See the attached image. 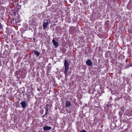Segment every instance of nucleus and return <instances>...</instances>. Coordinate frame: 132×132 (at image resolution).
<instances>
[{"label":"nucleus","instance_id":"1","mask_svg":"<svg viewBox=\"0 0 132 132\" xmlns=\"http://www.w3.org/2000/svg\"><path fill=\"white\" fill-rule=\"evenodd\" d=\"M64 65L65 69L64 72L65 74V77L67 78L69 65V64L67 60L65 59L64 60Z\"/></svg>","mask_w":132,"mask_h":132},{"label":"nucleus","instance_id":"2","mask_svg":"<svg viewBox=\"0 0 132 132\" xmlns=\"http://www.w3.org/2000/svg\"><path fill=\"white\" fill-rule=\"evenodd\" d=\"M49 105L48 104H47L45 107V113L46 114H47L48 113V112L49 108Z\"/></svg>","mask_w":132,"mask_h":132},{"label":"nucleus","instance_id":"3","mask_svg":"<svg viewBox=\"0 0 132 132\" xmlns=\"http://www.w3.org/2000/svg\"><path fill=\"white\" fill-rule=\"evenodd\" d=\"M20 104L21 105L22 108H24L26 106V103L25 101H22L20 103Z\"/></svg>","mask_w":132,"mask_h":132},{"label":"nucleus","instance_id":"4","mask_svg":"<svg viewBox=\"0 0 132 132\" xmlns=\"http://www.w3.org/2000/svg\"><path fill=\"white\" fill-rule=\"evenodd\" d=\"M86 63L87 65L89 66H91L92 64L93 63L90 59H88L86 61Z\"/></svg>","mask_w":132,"mask_h":132},{"label":"nucleus","instance_id":"5","mask_svg":"<svg viewBox=\"0 0 132 132\" xmlns=\"http://www.w3.org/2000/svg\"><path fill=\"white\" fill-rule=\"evenodd\" d=\"M49 24V23L48 21H47L45 22H44L43 23V26L44 29H46L48 25Z\"/></svg>","mask_w":132,"mask_h":132},{"label":"nucleus","instance_id":"6","mask_svg":"<svg viewBox=\"0 0 132 132\" xmlns=\"http://www.w3.org/2000/svg\"><path fill=\"white\" fill-rule=\"evenodd\" d=\"M52 42L54 45L55 46V47H57L58 45V42L55 41L54 39L52 40Z\"/></svg>","mask_w":132,"mask_h":132},{"label":"nucleus","instance_id":"7","mask_svg":"<svg viewBox=\"0 0 132 132\" xmlns=\"http://www.w3.org/2000/svg\"><path fill=\"white\" fill-rule=\"evenodd\" d=\"M128 7L130 8H132V0H130L128 4Z\"/></svg>","mask_w":132,"mask_h":132},{"label":"nucleus","instance_id":"8","mask_svg":"<svg viewBox=\"0 0 132 132\" xmlns=\"http://www.w3.org/2000/svg\"><path fill=\"white\" fill-rule=\"evenodd\" d=\"M52 127H51L46 126L43 128V129L45 130H48L51 129Z\"/></svg>","mask_w":132,"mask_h":132},{"label":"nucleus","instance_id":"9","mask_svg":"<svg viewBox=\"0 0 132 132\" xmlns=\"http://www.w3.org/2000/svg\"><path fill=\"white\" fill-rule=\"evenodd\" d=\"M33 52L34 53L35 55H36L37 56H39L40 55V53L38 51L36 50H33Z\"/></svg>","mask_w":132,"mask_h":132},{"label":"nucleus","instance_id":"10","mask_svg":"<svg viewBox=\"0 0 132 132\" xmlns=\"http://www.w3.org/2000/svg\"><path fill=\"white\" fill-rule=\"evenodd\" d=\"M71 105V103L69 101L67 102L66 104V106L67 107L70 106Z\"/></svg>","mask_w":132,"mask_h":132},{"label":"nucleus","instance_id":"11","mask_svg":"<svg viewBox=\"0 0 132 132\" xmlns=\"http://www.w3.org/2000/svg\"><path fill=\"white\" fill-rule=\"evenodd\" d=\"M79 132H87V131L85 130H83L82 131H81Z\"/></svg>","mask_w":132,"mask_h":132},{"label":"nucleus","instance_id":"12","mask_svg":"<svg viewBox=\"0 0 132 132\" xmlns=\"http://www.w3.org/2000/svg\"><path fill=\"white\" fill-rule=\"evenodd\" d=\"M2 26L1 24L0 23V28L2 29Z\"/></svg>","mask_w":132,"mask_h":132},{"label":"nucleus","instance_id":"13","mask_svg":"<svg viewBox=\"0 0 132 132\" xmlns=\"http://www.w3.org/2000/svg\"><path fill=\"white\" fill-rule=\"evenodd\" d=\"M47 114H46V113H45V114L44 115H43V116H42V117H44Z\"/></svg>","mask_w":132,"mask_h":132},{"label":"nucleus","instance_id":"14","mask_svg":"<svg viewBox=\"0 0 132 132\" xmlns=\"http://www.w3.org/2000/svg\"><path fill=\"white\" fill-rule=\"evenodd\" d=\"M33 39L34 40H35V38H33Z\"/></svg>","mask_w":132,"mask_h":132},{"label":"nucleus","instance_id":"15","mask_svg":"<svg viewBox=\"0 0 132 132\" xmlns=\"http://www.w3.org/2000/svg\"><path fill=\"white\" fill-rule=\"evenodd\" d=\"M70 1H74V0H70Z\"/></svg>","mask_w":132,"mask_h":132},{"label":"nucleus","instance_id":"16","mask_svg":"<svg viewBox=\"0 0 132 132\" xmlns=\"http://www.w3.org/2000/svg\"><path fill=\"white\" fill-rule=\"evenodd\" d=\"M107 106H108V105H107Z\"/></svg>","mask_w":132,"mask_h":132}]
</instances>
